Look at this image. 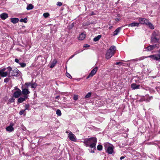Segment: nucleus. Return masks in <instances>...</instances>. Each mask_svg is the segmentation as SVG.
Instances as JSON below:
<instances>
[{"instance_id":"29","label":"nucleus","mask_w":160,"mask_h":160,"mask_svg":"<svg viewBox=\"0 0 160 160\" xmlns=\"http://www.w3.org/2000/svg\"><path fill=\"white\" fill-rule=\"evenodd\" d=\"M37 86V84L36 83H31V88H35Z\"/></svg>"},{"instance_id":"34","label":"nucleus","mask_w":160,"mask_h":160,"mask_svg":"<svg viewBox=\"0 0 160 160\" xmlns=\"http://www.w3.org/2000/svg\"><path fill=\"white\" fill-rule=\"evenodd\" d=\"M19 64L23 68L26 66V64L24 63H19Z\"/></svg>"},{"instance_id":"9","label":"nucleus","mask_w":160,"mask_h":160,"mask_svg":"<svg viewBox=\"0 0 160 160\" xmlns=\"http://www.w3.org/2000/svg\"><path fill=\"white\" fill-rule=\"evenodd\" d=\"M11 75L12 76H17L20 72L17 69H14L11 71Z\"/></svg>"},{"instance_id":"7","label":"nucleus","mask_w":160,"mask_h":160,"mask_svg":"<svg viewBox=\"0 0 160 160\" xmlns=\"http://www.w3.org/2000/svg\"><path fill=\"white\" fill-rule=\"evenodd\" d=\"M68 137L72 141L76 142L77 141V138L72 133L70 132L68 135Z\"/></svg>"},{"instance_id":"50","label":"nucleus","mask_w":160,"mask_h":160,"mask_svg":"<svg viewBox=\"0 0 160 160\" xmlns=\"http://www.w3.org/2000/svg\"><path fill=\"white\" fill-rule=\"evenodd\" d=\"M152 98V97H151L150 98V99H151Z\"/></svg>"},{"instance_id":"13","label":"nucleus","mask_w":160,"mask_h":160,"mask_svg":"<svg viewBox=\"0 0 160 160\" xmlns=\"http://www.w3.org/2000/svg\"><path fill=\"white\" fill-rule=\"evenodd\" d=\"M159 40V38H154L153 37H151V42L152 44H154L155 43H158V41Z\"/></svg>"},{"instance_id":"6","label":"nucleus","mask_w":160,"mask_h":160,"mask_svg":"<svg viewBox=\"0 0 160 160\" xmlns=\"http://www.w3.org/2000/svg\"><path fill=\"white\" fill-rule=\"evenodd\" d=\"M159 43L156 44L154 45H150L148 46L145 48V51L149 52L152 50H153L155 48H158L159 47Z\"/></svg>"},{"instance_id":"27","label":"nucleus","mask_w":160,"mask_h":160,"mask_svg":"<svg viewBox=\"0 0 160 160\" xmlns=\"http://www.w3.org/2000/svg\"><path fill=\"white\" fill-rule=\"evenodd\" d=\"M91 92H88L87 94L85 96V98H90L91 96Z\"/></svg>"},{"instance_id":"28","label":"nucleus","mask_w":160,"mask_h":160,"mask_svg":"<svg viewBox=\"0 0 160 160\" xmlns=\"http://www.w3.org/2000/svg\"><path fill=\"white\" fill-rule=\"evenodd\" d=\"M56 113L59 116H61L62 114L61 111L59 109H58L56 111Z\"/></svg>"},{"instance_id":"33","label":"nucleus","mask_w":160,"mask_h":160,"mask_svg":"<svg viewBox=\"0 0 160 160\" xmlns=\"http://www.w3.org/2000/svg\"><path fill=\"white\" fill-rule=\"evenodd\" d=\"M31 83L29 82H26L25 84V85L27 86L26 88H28V86H31Z\"/></svg>"},{"instance_id":"31","label":"nucleus","mask_w":160,"mask_h":160,"mask_svg":"<svg viewBox=\"0 0 160 160\" xmlns=\"http://www.w3.org/2000/svg\"><path fill=\"white\" fill-rule=\"evenodd\" d=\"M102 146L101 145H98L97 146V148L98 150H101L102 149Z\"/></svg>"},{"instance_id":"30","label":"nucleus","mask_w":160,"mask_h":160,"mask_svg":"<svg viewBox=\"0 0 160 160\" xmlns=\"http://www.w3.org/2000/svg\"><path fill=\"white\" fill-rule=\"evenodd\" d=\"M49 16V14L48 13H45L43 14V16L45 18L48 17Z\"/></svg>"},{"instance_id":"22","label":"nucleus","mask_w":160,"mask_h":160,"mask_svg":"<svg viewBox=\"0 0 160 160\" xmlns=\"http://www.w3.org/2000/svg\"><path fill=\"white\" fill-rule=\"evenodd\" d=\"M19 19L18 18H12L11 19V21L13 23H16L18 22Z\"/></svg>"},{"instance_id":"51","label":"nucleus","mask_w":160,"mask_h":160,"mask_svg":"<svg viewBox=\"0 0 160 160\" xmlns=\"http://www.w3.org/2000/svg\"><path fill=\"white\" fill-rule=\"evenodd\" d=\"M74 56V55H73L72 56L71 58H72Z\"/></svg>"},{"instance_id":"3","label":"nucleus","mask_w":160,"mask_h":160,"mask_svg":"<svg viewBox=\"0 0 160 160\" xmlns=\"http://www.w3.org/2000/svg\"><path fill=\"white\" fill-rule=\"evenodd\" d=\"M12 68L10 67L7 68H4L0 70V76L2 77H6L9 76L10 77V73Z\"/></svg>"},{"instance_id":"8","label":"nucleus","mask_w":160,"mask_h":160,"mask_svg":"<svg viewBox=\"0 0 160 160\" xmlns=\"http://www.w3.org/2000/svg\"><path fill=\"white\" fill-rule=\"evenodd\" d=\"M98 67H95L91 72L88 75V76L87 77V78L88 79L89 78L92 77L96 73L97 70H98Z\"/></svg>"},{"instance_id":"36","label":"nucleus","mask_w":160,"mask_h":160,"mask_svg":"<svg viewBox=\"0 0 160 160\" xmlns=\"http://www.w3.org/2000/svg\"><path fill=\"white\" fill-rule=\"evenodd\" d=\"M9 100L10 102L12 103L14 102L15 99L13 98L12 97L10 98Z\"/></svg>"},{"instance_id":"48","label":"nucleus","mask_w":160,"mask_h":160,"mask_svg":"<svg viewBox=\"0 0 160 160\" xmlns=\"http://www.w3.org/2000/svg\"><path fill=\"white\" fill-rule=\"evenodd\" d=\"M112 26H110L109 27V29H111L112 28Z\"/></svg>"},{"instance_id":"25","label":"nucleus","mask_w":160,"mask_h":160,"mask_svg":"<svg viewBox=\"0 0 160 160\" xmlns=\"http://www.w3.org/2000/svg\"><path fill=\"white\" fill-rule=\"evenodd\" d=\"M101 37V35H99L94 38L93 39V41L94 42H97L100 39Z\"/></svg>"},{"instance_id":"17","label":"nucleus","mask_w":160,"mask_h":160,"mask_svg":"<svg viewBox=\"0 0 160 160\" xmlns=\"http://www.w3.org/2000/svg\"><path fill=\"white\" fill-rule=\"evenodd\" d=\"M122 28L121 27H119L117 28L115 31L113 32V35L115 36L117 35L118 33L120 32Z\"/></svg>"},{"instance_id":"42","label":"nucleus","mask_w":160,"mask_h":160,"mask_svg":"<svg viewBox=\"0 0 160 160\" xmlns=\"http://www.w3.org/2000/svg\"><path fill=\"white\" fill-rule=\"evenodd\" d=\"M9 81V78H7L4 79V82H7Z\"/></svg>"},{"instance_id":"47","label":"nucleus","mask_w":160,"mask_h":160,"mask_svg":"<svg viewBox=\"0 0 160 160\" xmlns=\"http://www.w3.org/2000/svg\"><path fill=\"white\" fill-rule=\"evenodd\" d=\"M115 20L116 21H118L119 20V19L118 18H116L115 19Z\"/></svg>"},{"instance_id":"44","label":"nucleus","mask_w":160,"mask_h":160,"mask_svg":"<svg viewBox=\"0 0 160 160\" xmlns=\"http://www.w3.org/2000/svg\"><path fill=\"white\" fill-rule=\"evenodd\" d=\"M122 62H117L116 63V64L117 65H118L121 64Z\"/></svg>"},{"instance_id":"43","label":"nucleus","mask_w":160,"mask_h":160,"mask_svg":"<svg viewBox=\"0 0 160 160\" xmlns=\"http://www.w3.org/2000/svg\"><path fill=\"white\" fill-rule=\"evenodd\" d=\"M15 62H17V63H19V60H18V59H15Z\"/></svg>"},{"instance_id":"39","label":"nucleus","mask_w":160,"mask_h":160,"mask_svg":"<svg viewBox=\"0 0 160 160\" xmlns=\"http://www.w3.org/2000/svg\"><path fill=\"white\" fill-rule=\"evenodd\" d=\"M25 111V110H22L19 113L20 115H22V114H23Z\"/></svg>"},{"instance_id":"20","label":"nucleus","mask_w":160,"mask_h":160,"mask_svg":"<svg viewBox=\"0 0 160 160\" xmlns=\"http://www.w3.org/2000/svg\"><path fill=\"white\" fill-rule=\"evenodd\" d=\"M139 24V23L136 22H134L131 23L128 25L129 27H138Z\"/></svg>"},{"instance_id":"21","label":"nucleus","mask_w":160,"mask_h":160,"mask_svg":"<svg viewBox=\"0 0 160 160\" xmlns=\"http://www.w3.org/2000/svg\"><path fill=\"white\" fill-rule=\"evenodd\" d=\"M0 16L2 19L5 20L8 17V14L5 13H4L1 14Z\"/></svg>"},{"instance_id":"52","label":"nucleus","mask_w":160,"mask_h":160,"mask_svg":"<svg viewBox=\"0 0 160 160\" xmlns=\"http://www.w3.org/2000/svg\"><path fill=\"white\" fill-rule=\"evenodd\" d=\"M66 132L67 133H68V131H67Z\"/></svg>"},{"instance_id":"14","label":"nucleus","mask_w":160,"mask_h":160,"mask_svg":"<svg viewBox=\"0 0 160 160\" xmlns=\"http://www.w3.org/2000/svg\"><path fill=\"white\" fill-rule=\"evenodd\" d=\"M28 98V96H24L23 97H20L18 99V102L19 103H22L26 100Z\"/></svg>"},{"instance_id":"41","label":"nucleus","mask_w":160,"mask_h":160,"mask_svg":"<svg viewBox=\"0 0 160 160\" xmlns=\"http://www.w3.org/2000/svg\"><path fill=\"white\" fill-rule=\"evenodd\" d=\"M29 107V105H26L25 106V110L26 111L27 110H28V108Z\"/></svg>"},{"instance_id":"23","label":"nucleus","mask_w":160,"mask_h":160,"mask_svg":"<svg viewBox=\"0 0 160 160\" xmlns=\"http://www.w3.org/2000/svg\"><path fill=\"white\" fill-rule=\"evenodd\" d=\"M57 61L56 60L54 59L52 62L50 66V68H53L57 63Z\"/></svg>"},{"instance_id":"16","label":"nucleus","mask_w":160,"mask_h":160,"mask_svg":"<svg viewBox=\"0 0 160 160\" xmlns=\"http://www.w3.org/2000/svg\"><path fill=\"white\" fill-rule=\"evenodd\" d=\"M152 37L159 38V34L158 31H154L152 33Z\"/></svg>"},{"instance_id":"26","label":"nucleus","mask_w":160,"mask_h":160,"mask_svg":"<svg viewBox=\"0 0 160 160\" xmlns=\"http://www.w3.org/2000/svg\"><path fill=\"white\" fill-rule=\"evenodd\" d=\"M33 8V6L32 4H30L27 6L26 8L28 10H30L32 9Z\"/></svg>"},{"instance_id":"24","label":"nucleus","mask_w":160,"mask_h":160,"mask_svg":"<svg viewBox=\"0 0 160 160\" xmlns=\"http://www.w3.org/2000/svg\"><path fill=\"white\" fill-rule=\"evenodd\" d=\"M148 25V27H149L151 29H154V26L151 23V22H150L149 21H148V22L147 23V24H146Z\"/></svg>"},{"instance_id":"46","label":"nucleus","mask_w":160,"mask_h":160,"mask_svg":"<svg viewBox=\"0 0 160 160\" xmlns=\"http://www.w3.org/2000/svg\"><path fill=\"white\" fill-rule=\"evenodd\" d=\"M124 157H123V156H122L121 157H120V159L121 160H122V159H124Z\"/></svg>"},{"instance_id":"45","label":"nucleus","mask_w":160,"mask_h":160,"mask_svg":"<svg viewBox=\"0 0 160 160\" xmlns=\"http://www.w3.org/2000/svg\"><path fill=\"white\" fill-rule=\"evenodd\" d=\"M84 47H89V45L88 44H85L84 45Z\"/></svg>"},{"instance_id":"10","label":"nucleus","mask_w":160,"mask_h":160,"mask_svg":"<svg viewBox=\"0 0 160 160\" xmlns=\"http://www.w3.org/2000/svg\"><path fill=\"white\" fill-rule=\"evenodd\" d=\"M21 94V90L19 89H18V90L16 91L13 93V96L15 98H18L19 97Z\"/></svg>"},{"instance_id":"37","label":"nucleus","mask_w":160,"mask_h":160,"mask_svg":"<svg viewBox=\"0 0 160 160\" xmlns=\"http://www.w3.org/2000/svg\"><path fill=\"white\" fill-rule=\"evenodd\" d=\"M57 5L59 6H61L62 5V3L61 2H57Z\"/></svg>"},{"instance_id":"5","label":"nucleus","mask_w":160,"mask_h":160,"mask_svg":"<svg viewBox=\"0 0 160 160\" xmlns=\"http://www.w3.org/2000/svg\"><path fill=\"white\" fill-rule=\"evenodd\" d=\"M105 148L107 150V152L109 154L112 153L113 151V147L108 143H106L104 144Z\"/></svg>"},{"instance_id":"15","label":"nucleus","mask_w":160,"mask_h":160,"mask_svg":"<svg viewBox=\"0 0 160 160\" xmlns=\"http://www.w3.org/2000/svg\"><path fill=\"white\" fill-rule=\"evenodd\" d=\"M140 85H138L135 83H132L131 85V88L133 90L137 89L139 88Z\"/></svg>"},{"instance_id":"18","label":"nucleus","mask_w":160,"mask_h":160,"mask_svg":"<svg viewBox=\"0 0 160 160\" xmlns=\"http://www.w3.org/2000/svg\"><path fill=\"white\" fill-rule=\"evenodd\" d=\"M13 125H10L6 128L7 131L11 132L13 131L14 128H13Z\"/></svg>"},{"instance_id":"49","label":"nucleus","mask_w":160,"mask_h":160,"mask_svg":"<svg viewBox=\"0 0 160 160\" xmlns=\"http://www.w3.org/2000/svg\"><path fill=\"white\" fill-rule=\"evenodd\" d=\"M59 97V96H57V97L55 98H56V99L58 98Z\"/></svg>"},{"instance_id":"19","label":"nucleus","mask_w":160,"mask_h":160,"mask_svg":"<svg viewBox=\"0 0 160 160\" xmlns=\"http://www.w3.org/2000/svg\"><path fill=\"white\" fill-rule=\"evenodd\" d=\"M85 34L83 33H82L79 35L78 39L80 40H82L85 38Z\"/></svg>"},{"instance_id":"2","label":"nucleus","mask_w":160,"mask_h":160,"mask_svg":"<svg viewBox=\"0 0 160 160\" xmlns=\"http://www.w3.org/2000/svg\"><path fill=\"white\" fill-rule=\"evenodd\" d=\"M159 54H156L153 55H151L147 57H141L139 58H136L135 59H132V60L133 61H138V60H141L144 59L145 58H150L152 60H155L156 61H160V50L158 51Z\"/></svg>"},{"instance_id":"40","label":"nucleus","mask_w":160,"mask_h":160,"mask_svg":"<svg viewBox=\"0 0 160 160\" xmlns=\"http://www.w3.org/2000/svg\"><path fill=\"white\" fill-rule=\"evenodd\" d=\"M57 31V29L56 28H54V30H53L52 29H51V32L52 33H55L56 31Z\"/></svg>"},{"instance_id":"11","label":"nucleus","mask_w":160,"mask_h":160,"mask_svg":"<svg viewBox=\"0 0 160 160\" xmlns=\"http://www.w3.org/2000/svg\"><path fill=\"white\" fill-rule=\"evenodd\" d=\"M140 23L142 24H147L148 22V20L145 18H139L138 20Z\"/></svg>"},{"instance_id":"12","label":"nucleus","mask_w":160,"mask_h":160,"mask_svg":"<svg viewBox=\"0 0 160 160\" xmlns=\"http://www.w3.org/2000/svg\"><path fill=\"white\" fill-rule=\"evenodd\" d=\"M22 93L24 95V96H28V94L30 93V92L28 90V88H26L22 89Z\"/></svg>"},{"instance_id":"38","label":"nucleus","mask_w":160,"mask_h":160,"mask_svg":"<svg viewBox=\"0 0 160 160\" xmlns=\"http://www.w3.org/2000/svg\"><path fill=\"white\" fill-rule=\"evenodd\" d=\"M66 75L67 77L69 78H71L72 76H71L67 72L66 73Z\"/></svg>"},{"instance_id":"4","label":"nucleus","mask_w":160,"mask_h":160,"mask_svg":"<svg viewBox=\"0 0 160 160\" xmlns=\"http://www.w3.org/2000/svg\"><path fill=\"white\" fill-rule=\"evenodd\" d=\"M116 49V47L114 46H112L110 48L107 50L106 53L105 57L106 58L109 59L114 54Z\"/></svg>"},{"instance_id":"32","label":"nucleus","mask_w":160,"mask_h":160,"mask_svg":"<svg viewBox=\"0 0 160 160\" xmlns=\"http://www.w3.org/2000/svg\"><path fill=\"white\" fill-rule=\"evenodd\" d=\"M27 19L26 18H25L24 19H21L20 20V21L21 22H27Z\"/></svg>"},{"instance_id":"35","label":"nucleus","mask_w":160,"mask_h":160,"mask_svg":"<svg viewBox=\"0 0 160 160\" xmlns=\"http://www.w3.org/2000/svg\"><path fill=\"white\" fill-rule=\"evenodd\" d=\"M78 99V96L77 95H75L73 97V99L75 101L77 100Z\"/></svg>"},{"instance_id":"1","label":"nucleus","mask_w":160,"mask_h":160,"mask_svg":"<svg viewBox=\"0 0 160 160\" xmlns=\"http://www.w3.org/2000/svg\"><path fill=\"white\" fill-rule=\"evenodd\" d=\"M97 142V139L95 137H92L89 138H86L84 139L83 143L86 147H89L92 148H96V145Z\"/></svg>"}]
</instances>
